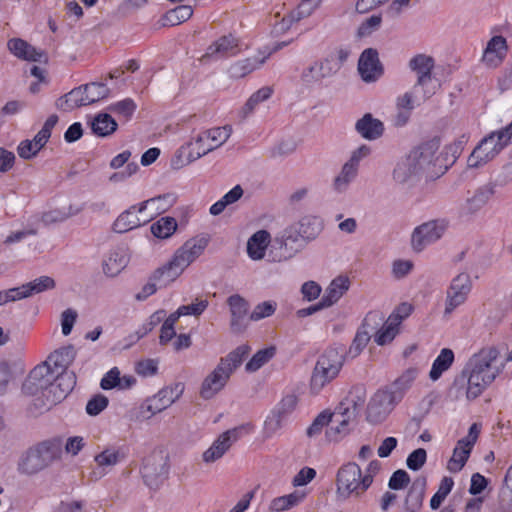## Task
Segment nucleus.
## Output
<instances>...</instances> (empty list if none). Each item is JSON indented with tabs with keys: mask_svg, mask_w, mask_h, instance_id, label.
Listing matches in <instances>:
<instances>
[{
	"mask_svg": "<svg viewBox=\"0 0 512 512\" xmlns=\"http://www.w3.org/2000/svg\"><path fill=\"white\" fill-rule=\"evenodd\" d=\"M306 493L301 490H295L290 494L272 499L268 509L271 512H284L298 506L304 501Z\"/></svg>",
	"mask_w": 512,
	"mask_h": 512,
	"instance_id": "nucleus-39",
	"label": "nucleus"
},
{
	"mask_svg": "<svg viewBox=\"0 0 512 512\" xmlns=\"http://www.w3.org/2000/svg\"><path fill=\"white\" fill-rule=\"evenodd\" d=\"M337 492L340 496H361L371 486L369 477H362V471L355 462L342 465L336 476Z\"/></svg>",
	"mask_w": 512,
	"mask_h": 512,
	"instance_id": "nucleus-9",
	"label": "nucleus"
},
{
	"mask_svg": "<svg viewBox=\"0 0 512 512\" xmlns=\"http://www.w3.org/2000/svg\"><path fill=\"white\" fill-rule=\"evenodd\" d=\"M410 482L409 474L402 469L395 471L389 479L388 486L392 490L404 489Z\"/></svg>",
	"mask_w": 512,
	"mask_h": 512,
	"instance_id": "nucleus-63",
	"label": "nucleus"
},
{
	"mask_svg": "<svg viewBox=\"0 0 512 512\" xmlns=\"http://www.w3.org/2000/svg\"><path fill=\"white\" fill-rule=\"evenodd\" d=\"M284 418L274 410L271 412L264 423L263 434L265 438H271L282 428Z\"/></svg>",
	"mask_w": 512,
	"mask_h": 512,
	"instance_id": "nucleus-55",
	"label": "nucleus"
},
{
	"mask_svg": "<svg viewBox=\"0 0 512 512\" xmlns=\"http://www.w3.org/2000/svg\"><path fill=\"white\" fill-rule=\"evenodd\" d=\"M317 6L318 1L316 0H301L297 9L290 13L291 21L298 22L301 19L308 17Z\"/></svg>",
	"mask_w": 512,
	"mask_h": 512,
	"instance_id": "nucleus-59",
	"label": "nucleus"
},
{
	"mask_svg": "<svg viewBox=\"0 0 512 512\" xmlns=\"http://www.w3.org/2000/svg\"><path fill=\"white\" fill-rule=\"evenodd\" d=\"M274 242L283 251L278 259L279 261L292 258L296 253L302 250L306 244L293 226L286 228L280 236L275 238Z\"/></svg>",
	"mask_w": 512,
	"mask_h": 512,
	"instance_id": "nucleus-24",
	"label": "nucleus"
},
{
	"mask_svg": "<svg viewBox=\"0 0 512 512\" xmlns=\"http://www.w3.org/2000/svg\"><path fill=\"white\" fill-rule=\"evenodd\" d=\"M7 46L9 51L19 59L32 62H40L42 60L43 52L20 38L10 39Z\"/></svg>",
	"mask_w": 512,
	"mask_h": 512,
	"instance_id": "nucleus-33",
	"label": "nucleus"
},
{
	"mask_svg": "<svg viewBox=\"0 0 512 512\" xmlns=\"http://www.w3.org/2000/svg\"><path fill=\"white\" fill-rule=\"evenodd\" d=\"M358 173V168L346 162L340 171V173L335 177L333 181V188L336 192L342 193L345 192L350 183L355 179Z\"/></svg>",
	"mask_w": 512,
	"mask_h": 512,
	"instance_id": "nucleus-45",
	"label": "nucleus"
},
{
	"mask_svg": "<svg viewBox=\"0 0 512 512\" xmlns=\"http://www.w3.org/2000/svg\"><path fill=\"white\" fill-rule=\"evenodd\" d=\"M454 485V481L451 477H444L439 485L437 492L432 496L430 500V507L433 510L438 509L448 494L451 492Z\"/></svg>",
	"mask_w": 512,
	"mask_h": 512,
	"instance_id": "nucleus-52",
	"label": "nucleus"
},
{
	"mask_svg": "<svg viewBox=\"0 0 512 512\" xmlns=\"http://www.w3.org/2000/svg\"><path fill=\"white\" fill-rule=\"evenodd\" d=\"M271 95L272 89L270 87H262L253 93L242 108L243 117L245 118L251 114L259 103L267 100Z\"/></svg>",
	"mask_w": 512,
	"mask_h": 512,
	"instance_id": "nucleus-51",
	"label": "nucleus"
},
{
	"mask_svg": "<svg viewBox=\"0 0 512 512\" xmlns=\"http://www.w3.org/2000/svg\"><path fill=\"white\" fill-rule=\"evenodd\" d=\"M240 52L239 39L232 34L223 35L212 42L201 57L202 62L221 60L237 55Z\"/></svg>",
	"mask_w": 512,
	"mask_h": 512,
	"instance_id": "nucleus-19",
	"label": "nucleus"
},
{
	"mask_svg": "<svg viewBox=\"0 0 512 512\" xmlns=\"http://www.w3.org/2000/svg\"><path fill=\"white\" fill-rule=\"evenodd\" d=\"M427 460V452L423 448H418L411 452L406 460V465L413 471H418L423 467Z\"/></svg>",
	"mask_w": 512,
	"mask_h": 512,
	"instance_id": "nucleus-60",
	"label": "nucleus"
},
{
	"mask_svg": "<svg viewBox=\"0 0 512 512\" xmlns=\"http://www.w3.org/2000/svg\"><path fill=\"white\" fill-rule=\"evenodd\" d=\"M55 446L50 441L42 442L26 451L18 469L21 473L32 475L46 468L55 457Z\"/></svg>",
	"mask_w": 512,
	"mask_h": 512,
	"instance_id": "nucleus-10",
	"label": "nucleus"
},
{
	"mask_svg": "<svg viewBox=\"0 0 512 512\" xmlns=\"http://www.w3.org/2000/svg\"><path fill=\"white\" fill-rule=\"evenodd\" d=\"M329 61L314 62L309 67L303 70L301 74V80L305 84H314L320 82L322 79L330 76L333 71L328 67Z\"/></svg>",
	"mask_w": 512,
	"mask_h": 512,
	"instance_id": "nucleus-40",
	"label": "nucleus"
},
{
	"mask_svg": "<svg viewBox=\"0 0 512 512\" xmlns=\"http://www.w3.org/2000/svg\"><path fill=\"white\" fill-rule=\"evenodd\" d=\"M470 454L471 451L463 448L461 445L456 444L452 457L447 464V469L452 473L461 471L466 464Z\"/></svg>",
	"mask_w": 512,
	"mask_h": 512,
	"instance_id": "nucleus-49",
	"label": "nucleus"
},
{
	"mask_svg": "<svg viewBox=\"0 0 512 512\" xmlns=\"http://www.w3.org/2000/svg\"><path fill=\"white\" fill-rule=\"evenodd\" d=\"M270 55L271 52L267 54L260 53L259 55L236 61L229 67L228 73L230 77L234 79L243 78L254 70L260 68Z\"/></svg>",
	"mask_w": 512,
	"mask_h": 512,
	"instance_id": "nucleus-27",
	"label": "nucleus"
},
{
	"mask_svg": "<svg viewBox=\"0 0 512 512\" xmlns=\"http://www.w3.org/2000/svg\"><path fill=\"white\" fill-rule=\"evenodd\" d=\"M366 402V390L362 386L353 387L347 396L335 408L332 416V426L326 431L330 441H338L349 433L355 426L357 417Z\"/></svg>",
	"mask_w": 512,
	"mask_h": 512,
	"instance_id": "nucleus-3",
	"label": "nucleus"
},
{
	"mask_svg": "<svg viewBox=\"0 0 512 512\" xmlns=\"http://www.w3.org/2000/svg\"><path fill=\"white\" fill-rule=\"evenodd\" d=\"M409 68L417 74V82L414 89L418 86L424 88V98L429 99L435 94L436 86L429 88L432 82V70L434 68V59L424 54H418L409 61Z\"/></svg>",
	"mask_w": 512,
	"mask_h": 512,
	"instance_id": "nucleus-17",
	"label": "nucleus"
},
{
	"mask_svg": "<svg viewBox=\"0 0 512 512\" xmlns=\"http://www.w3.org/2000/svg\"><path fill=\"white\" fill-rule=\"evenodd\" d=\"M330 422H332V416L330 413L327 411L321 412L307 428V436L310 438L318 436L322 432L323 428Z\"/></svg>",
	"mask_w": 512,
	"mask_h": 512,
	"instance_id": "nucleus-57",
	"label": "nucleus"
},
{
	"mask_svg": "<svg viewBox=\"0 0 512 512\" xmlns=\"http://www.w3.org/2000/svg\"><path fill=\"white\" fill-rule=\"evenodd\" d=\"M439 148L438 139H432L414 148L396 163L393 180L400 185H413L423 175L433 177L443 173Z\"/></svg>",
	"mask_w": 512,
	"mask_h": 512,
	"instance_id": "nucleus-2",
	"label": "nucleus"
},
{
	"mask_svg": "<svg viewBox=\"0 0 512 512\" xmlns=\"http://www.w3.org/2000/svg\"><path fill=\"white\" fill-rule=\"evenodd\" d=\"M499 512H512V489L505 484L499 494Z\"/></svg>",
	"mask_w": 512,
	"mask_h": 512,
	"instance_id": "nucleus-64",
	"label": "nucleus"
},
{
	"mask_svg": "<svg viewBox=\"0 0 512 512\" xmlns=\"http://www.w3.org/2000/svg\"><path fill=\"white\" fill-rule=\"evenodd\" d=\"M399 326L400 318L396 315H390L383 327L375 334L374 341L380 346L390 343L398 334Z\"/></svg>",
	"mask_w": 512,
	"mask_h": 512,
	"instance_id": "nucleus-42",
	"label": "nucleus"
},
{
	"mask_svg": "<svg viewBox=\"0 0 512 512\" xmlns=\"http://www.w3.org/2000/svg\"><path fill=\"white\" fill-rule=\"evenodd\" d=\"M184 389V384L177 382L171 386L162 388L157 394L148 398L142 407L150 413V415L146 417L150 418L152 415L160 413L171 406L182 396Z\"/></svg>",
	"mask_w": 512,
	"mask_h": 512,
	"instance_id": "nucleus-16",
	"label": "nucleus"
},
{
	"mask_svg": "<svg viewBox=\"0 0 512 512\" xmlns=\"http://www.w3.org/2000/svg\"><path fill=\"white\" fill-rule=\"evenodd\" d=\"M227 304L231 314L230 328L232 332H243L247 328L245 319L248 315L249 303L241 295L234 294L228 297Z\"/></svg>",
	"mask_w": 512,
	"mask_h": 512,
	"instance_id": "nucleus-23",
	"label": "nucleus"
},
{
	"mask_svg": "<svg viewBox=\"0 0 512 512\" xmlns=\"http://www.w3.org/2000/svg\"><path fill=\"white\" fill-rule=\"evenodd\" d=\"M54 378H56V374L52 371V366L42 362L30 371L22 385V390L25 394L30 396L42 393L48 401V399H50L49 390Z\"/></svg>",
	"mask_w": 512,
	"mask_h": 512,
	"instance_id": "nucleus-11",
	"label": "nucleus"
},
{
	"mask_svg": "<svg viewBox=\"0 0 512 512\" xmlns=\"http://www.w3.org/2000/svg\"><path fill=\"white\" fill-rule=\"evenodd\" d=\"M508 51L507 41L501 35L493 36L483 52L482 62L488 68H496L502 64Z\"/></svg>",
	"mask_w": 512,
	"mask_h": 512,
	"instance_id": "nucleus-25",
	"label": "nucleus"
},
{
	"mask_svg": "<svg viewBox=\"0 0 512 512\" xmlns=\"http://www.w3.org/2000/svg\"><path fill=\"white\" fill-rule=\"evenodd\" d=\"M271 241L270 233L266 230L255 232L247 241V253L252 260L264 258L266 249Z\"/></svg>",
	"mask_w": 512,
	"mask_h": 512,
	"instance_id": "nucleus-34",
	"label": "nucleus"
},
{
	"mask_svg": "<svg viewBox=\"0 0 512 512\" xmlns=\"http://www.w3.org/2000/svg\"><path fill=\"white\" fill-rule=\"evenodd\" d=\"M454 359V352L449 348H443L432 364L429 372L430 379L437 381L452 366Z\"/></svg>",
	"mask_w": 512,
	"mask_h": 512,
	"instance_id": "nucleus-41",
	"label": "nucleus"
},
{
	"mask_svg": "<svg viewBox=\"0 0 512 512\" xmlns=\"http://www.w3.org/2000/svg\"><path fill=\"white\" fill-rule=\"evenodd\" d=\"M206 246L207 240L204 238H193L186 241L175 251L169 262L155 270L153 280L164 286L175 281L203 253Z\"/></svg>",
	"mask_w": 512,
	"mask_h": 512,
	"instance_id": "nucleus-4",
	"label": "nucleus"
},
{
	"mask_svg": "<svg viewBox=\"0 0 512 512\" xmlns=\"http://www.w3.org/2000/svg\"><path fill=\"white\" fill-rule=\"evenodd\" d=\"M355 129L363 138L376 140L383 135L384 125L379 119L374 118L372 114L366 113L356 122Z\"/></svg>",
	"mask_w": 512,
	"mask_h": 512,
	"instance_id": "nucleus-32",
	"label": "nucleus"
},
{
	"mask_svg": "<svg viewBox=\"0 0 512 512\" xmlns=\"http://www.w3.org/2000/svg\"><path fill=\"white\" fill-rule=\"evenodd\" d=\"M426 478H416L409 488V491L404 500L403 512H418L423 504Z\"/></svg>",
	"mask_w": 512,
	"mask_h": 512,
	"instance_id": "nucleus-29",
	"label": "nucleus"
},
{
	"mask_svg": "<svg viewBox=\"0 0 512 512\" xmlns=\"http://www.w3.org/2000/svg\"><path fill=\"white\" fill-rule=\"evenodd\" d=\"M76 385V376L73 372H62L56 375L49 390L50 404H56L65 399Z\"/></svg>",
	"mask_w": 512,
	"mask_h": 512,
	"instance_id": "nucleus-26",
	"label": "nucleus"
},
{
	"mask_svg": "<svg viewBox=\"0 0 512 512\" xmlns=\"http://www.w3.org/2000/svg\"><path fill=\"white\" fill-rule=\"evenodd\" d=\"M168 458L162 452L148 455L142 464L141 475L150 488H158L168 477Z\"/></svg>",
	"mask_w": 512,
	"mask_h": 512,
	"instance_id": "nucleus-13",
	"label": "nucleus"
},
{
	"mask_svg": "<svg viewBox=\"0 0 512 512\" xmlns=\"http://www.w3.org/2000/svg\"><path fill=\"white\" fill-rule=\"evenodd\" d=\"M193 15L192 7L189 5H180L166 14V21L172 25H179L187 21Z\"/></svg>",
	"mask_w": 512,
	"mask_h": 512,
	"instance_id": "nucleus-54",
	"label": "nucleus"
},
{
	"mask_svg": "<svg viewBox=\"0 0 512 512\" xmlns=\"http://www.w3.org/2000/svg\"><path fill=\"white\" fill-rule=\"evenodd\" d=\"M292 226L306 243L314 240L322 231V222L316 216H304Z\"/></svg>",
	"mask_w": 512,
	"mask_h": 512,
	"instance_id": "nucleus-36",
	"label": "nucleus"
},
{
	"mask_svg": "<svg viewBox=\"0 0 512 512\" xmlns=\"http://www.w3.org/2000/svg\"><path fill=\"white\" fill-rule=\"evenodd\" d=\"M276 311V303L271 301H264L256 305L249 315L251 321H259L266 317L273 315Z\"/></svg>",
	"mask_w": 512,
	"mask_h": 512,
	"instance_id": "nucleus-58",
	"label": "nucleus"
},
{
	"mask_svg": "<svg viewBox=\"0 0 512 512\" xmlns=\"http://www.w3.org/2000/svg\"><path fill=\"white\" fill-rule=\"evenodd\" d=\"M57 122L58 116L55 114L50 115L45 121L41 130L32 139V141L34 142L33 145L37 146V148L39 147L42 149L51 137L52 129L55 127Z\"/></svg>",
	"mask_w": 512,
	"mask_h": 512,
	"instance_id": "nucleus-50",
	"label": "nucleus"
},
{
	"mask_svg": "<svg viewBox=\"0 0 512 512\" xmlns=\"http://www.w3.org/2000/svg\"><path fill=\"white\" fill-rule=\"evenodd\" d=\"M128 259L123 249L111 250L103 260L102 268L105 275L117 276L127 265Z\"/></svg>",
	"mask_w": 512,
	"mask_h": 512,
	"instance_id": "nucleus-35",
	"label": "nucleus"
},
{
	"mask_svg": "<svg viewBox=\"0 0 512 512\" xmlns=\"http://www.w3.org/2000/svg\"><path fill=\"white\" fill-rule=\"evenodd\" d=\"M418 374L417 369L410 368L406 370L399 378L395 380L393 383V390H390L392 393H401V399L406 390H408L414 380L416 379Z\"/></svg>",
	"mask_w": 512,
	"mask_h": 512,
	"instance_id": "nucleus-53",
	"label": "nucleus"
},
{
	"mask_svg": "<svg viewBox=\"0 0 512 512\" xmlns=\"http://www.w3.org/2000/svg\"><path fill=\"white\" fill-rule=\"evenodd\" d=\"M231 134L232 127L230 125L214 127L200 132L193 141H190L186 146H182L179 149L180 155L188 150L186 159L182 164H190L209 152L219 148L226 143Z\"/></svg>",
	"mask_w": 512,
	"mask_h": 512,
	"instance_id": "nucleus-6",
	"label": "nucleus"
},
{
	"mask_svg": "<svg viewBox=\"0 0 512 512\" xmlns=\"http://www.w3.org/2000/svg\"><path fill=\"white\" fill-rule=\"evenodd\" d=\"M153 219V215H147L140 211V204L133 205L122 212L113 223V230L116 233H125L138 228Z\"/></svg>",
	"mask_w": 512,
	"mask_h": 512,
	"instance_id": "nucleus-22",
	"label": "nucleus"
},
{
	"mask_svg": "<svg viewBox=\"0 0 512 512\" xmlns=\"http://www.w3.org/2000/svg\"><path fill=\"white\" fill-rule=\"evenodd\" d=\"M250 351L251 349L248 345H240L227 356L221 358L215 369L203 380L200 396L208 400L221 391L232 373L242 364Z\"/></svg>",
	"mask_w": 512,
	"mask_h": 512,
	"instance_id": "nucleus-5",
	"label": "nucleus"
},
{
	"mask_svg": "<svg viewBox=\"0 0 512 512\" xmlns=\"http://www.w3.org/2000/svg\"><path fill=\"white\" fill-rule=\"evenodd\" d=\"M472 289V280L468 273L456 275L447 289L444 314H451L457 307L464 304Z\"/></svg>",
	"mask_w": 512,
	"mask_h": 512,
	"instance_id": "nucleus-15",
	"label": "nucleus"
},
{
	"mask_svg": "<svg viewBox=\"0 0 512 512\" xmlns=\"http://www.w3.org/2000/svg\"><path fill=\"white\" fill-rule=\"evenodd\" d=\"M343 347H330L318 358L310 380V390L318 394L328 383L337 377L344 360Z\"/></svg>",
	"mask_w": 512,
	"mask_h": 512,
	"instance_id": "nucleus-7",
	"label": "nucleus"
},
{
	"mask_svg": "<svg viewBox=\"0 0 512 512\" xmlns=\"http://www.w3.org/2000/svg\"><path fill=\"white\" fill-rule=\"evenodd\" d=\"M382 321L383 317L377 312H370L366 315L347 351L348 357L355 358L363 351L371 338L370 331L375 330Z\"/></svg>",
	"mask_w": 512,
	"mask_h": 512,
	"instance_id": "nucleus-21",
	"label": "nucleus"
},
{
	"mask_svg": "<svg viewBox=\"0 0 512 512\" xmlns=\"http://www.w3.org/2000/svg\"><path fill=\"white\" fill-rule=\"evenodd\" d=\"M275 352L276 349L272 346L257 351L246 363L245 370L249 373L259 370L274 357Z\"/></svg>",
	"mask_w": 512,
	"mask_h": 512,
	"instance_id": "nucleus-48",
	"label": "nucleus"
},
{
	"mask_svg": "<svg viewBox=\"0 0 512 512\" xmlns=\"http://www.w3.org/2000/svg\"><path fill=\"white\" fill-rule=\"evenodd\" d=\"M135 371L142 377L154 376L158 371V361L155 359H144L136 363Z\"/></svg>",
	"mask_w": 512,
	"mask_h": 512,
	"instance_id": "nucleus-62",
	"label": "nucleus"
},
{
	"mask_svg": "<svg viewBox=\"0 0 512 512\" xmlns=\"http://www.w3.org/2000/svg\"><path fill=\"white\" fill-rule=\"evenodd\" d=\"M55 287V281L49 276H41L26 284L21 285L25 298L35 294L51 290Z\"/></svg>",
	"mask_w": 512,
	"mask_h": 512,
	"instance_id": "nucleus-47",
	"label": "nucleus"
},
{
	"mask_svg": "<svg viewBox=\"0 0 512 512\" xmlns=\"http://www.w3.org/2000/svg\"><path fill=\"white\" fill-rule=\"evenodd\" d=\"M91 128L94 134L105 137L117 129V123L111 115L101 113L94 118Z\"/></svg>",
	"mask_w": 512,
	"mask_h": 512,
	"instance_id": "nucleus-46",
	"label": "nucleus"
},
{
	"mask_svg": "<svg viewBox=\"0 0 512 512\" xmlns=\"http://www.w3.org/2000/svg\"><path fill=\"white\" fill-rule=\"evenodd\" d=\"M495 193V185L487 183L479 187L474 194L467 198L462 206V211L466 214H474L482 209Z\"/></svg>",
	"mask_w": 512,
	"mask_h": 512,
	"instance_id": "nucleus-28",
	"label": "nucleus"
},
{
	"mask_svg": "<svg viewBox=\"0 0 512 512\" xmlns=\"http://www.w3.org/2000/svg\"><path fill=\"white\" fill-rule=\"evenodd\" d=\"M349 285L350 282L347 277L339 276L333 279L321 298L324 306L328 308L338 302L349 289Z\"/></svg>",
	"mask_w": 512,
	"mask_h": 512,
	"instance_id": "nucleus-38",
	"label": "nucleus"
},
{
	"mask_svg": "<svg viewBox=\"0 0 512 512\" xmlns=\"http://www.w3.org/2000/svg\"><path fill=\"white\" fill-rule=\"evenodd\" d=\"M178 224L174 217H161L154 222L151 227V233L158 239H168L177 230Z\"/></svg>",
	"mask_w": 512,
	"mask_h": 512,
	"instance_id": "nucleus-44",
	"label": "nucleus"
},
{
	"mask_svg": "<svg viewBox=\"0 0 512 512\" xmlns=\"http://www.w3.org/2000/svg\"><path fill=\"white\" fill-rule=\"evenodd\" d=\"M358 73L365 83H373L380 79L384 73V67L379 60L376 49H365L358 60Z\"/></svg>",
	"mask_w": 512,
	"mask_h": 512,
	"instance_id": "nucleus-20",
	"label": "nucleus"
},
{
	"mask_svg": "<svg viewBox=\"0 0 512 512\" xmlns=\"http://www.w3.org/2000/svg\"><path fill=\"white\" fill-rule=\"evenodd\" d=\"M244 429L245 426H238L220 434L217 439L214 440L212 445L203 452V462L210 464L222 458L224 454L230 449L232 444L240 439Z\"/></svg>",
	"mask_w": 512,
	"mask_h": 512,
	"instance_id": "nucleus-18",
	"label": "nucleus"
},
{
	"mask_svg": "<svg viewBox=\"0 0 512 512\" xmlns=\"http://www.w3.org/2000/svg\"><path fill=\"white\" fill-rule=\"evenodd\" d=\"M512 138V122L506 127L485 136L468 157V166L477 168L494 159Z\"/></svg>",
	"mask_w": 512,
	"mask_h": 512,
	"instance_id": "nucleus-8",
	"label": "nucleus"
},
{
	"mask_svg": "<svg viewBox=\"0 0 512 512\" xmlns=\"http://www.w3.org/2000/svg\"><path fill=\"white\" fill-rule=\"evenodd\" d=\"M75 356L76 351L74 347L69 345L51 353L44 362L47 365L52 366V371L54 374L58 375L62 372H68L67 368L74 361Z\"/></svg>",
	"mask_w": 512,
	"mask_h": 512,
	"instance_id": "nucleus-30",
	"label": "nucleus"
},
{
	"mask_svg": "<svg viewBox=\"0 0 512 512\" xmlns=\"http://www.w3.org/2000/svg\"><path fill=\"white\" fill-rule=\"evenodd\" d=\"M176 197L174 194H164L150 198L140 203V211H144L147 215L161 214L167 211L174 203Z\"/></svg>",
	"mask_w": 512,
	"mask_h": 512,
	"instance_id": "nucleus-37",
	"label": "nucleus"
},
{
	"mask_svg": "<svg viewBox=\"0 0 512 512\" xmlns=\"http://www.w3.org/2000/svg\"><path fill=\"white\" fill-rule=\"evenodd\" d=\"M107 406L108 398L104 395L98 394L88 401L86 405V412L90 416H96L101 413Z\"/></svg>",
	"mask_w": 512,
	"mask_h": 512,
	"instance_id": "nucleus-61",
	"label": "nucleus"
},
{
	"mask_svg": "<svg viewBox=\"0 0 512 512\" xmlns=\"http://www.w3.org/2000/svg\"><path fill=\"white\" fill-rule=\"evenodd\" d=\"M123 458L124 455L120 452V450L114 447L106 448L102 452L95 455L94 461L98 465V467L101 468L103 471V473L100 476H103L107 473L105 471L106 468L114 467Z\"/></svg>",
	"mask_w": 512,
	"mask_h": 512,
	"instance_id": "nucleus-43",
	"label": "nucleus"
},
{
	"mask_svg": "<svg viewBox=\"0 0 512 512\" xmlns=\"http://www.w3.org/2000/svg\"><path fill=\"white\" fill-rule=\"evenodd\" d=\"M400 401L401 393H392L390 390L377 391L368 403L367 420L375 424L382 422Z\"/></svg>",
	"mask_w": 512,
	"mask_h": 512,
	"instance_id": "nucleus-14",
	"label": "nucleus"
},
{
	"mask_svg": "<svg viewBox=\"0 0 512 512\" xmlns=\"http://www.w3.org/2000/svg\"><path fill=\"white\" fill-rule=\"evenodd\" d=\"M447 222L443 219L430 220L417 226L411 235V246L415 252L437 242L445 233Z\"/></svg>",
	"mask_w": 512,
	"mask_h": 512,
	"instance_id": "nucleus-12",
	"label": "nucleus"
},
{
	"mask_svg": "<svg viewBox=\"0 0 512 512\" xmlns=\"http://www.w3.org/2000/svg\"><path fill=\"white\" fill-rule=\"evenodd\" d=\"M90 105L85 85L72 89L56 101V107L62 111H71L75 108Z\"/></svg>",
	"mask_w": 512,
	"mask_h": 512,
	"instance_id": "nucleus-31",
	"label": "nucleus"
},
{
	"mask_svg": "<svg viewBox=\"0 0 512 512\" xmlns=\"http://www.w3.org/2000/svg\"><path fill=\"white\" fill-rule=\"evenodd\" d=\"M505 362L495 346H485L472 354L462 370L467 379L466 398H478L502 374Z\"/></svg>",
	"mask_w": 512,
	"mask_h": 512,
	"instance_id": "nucleus-1",
	"label": "nucleus"
},
{
	"mask_svg": "<svg viewBox=\"0 0 512 512\" xmlns=\"http://www.w3.org/2000/svg\"><path fill=\"white\" fill-rule=\"evenodd\" d=\"M85 89L87 90V96L90 104L107 98L110 93V89L103 83L92 82L85 84Z\"/></svg>",
	"mask_w": 512,
	"mask_h": 512,
	"instance_id": "nucleus-56",
	"label": "nucleus"
}]
</instances>
